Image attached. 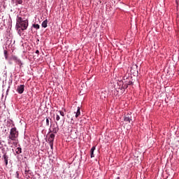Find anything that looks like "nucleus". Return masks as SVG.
I'll use <instances>...</instances> for the list:
<instances>
[{
	"label": "nucleus",
	"instance_id": "obj_16",
	"mask_svg": "<svg viewBox=\"0 0 179 179\" xmlns=\"http://www.w3.org/2000/svg\"><path fill=\"white\" fill-rule=\"evenodd\" d=\"M115 93L116 92V94H118V93H120V92H117V90H118V89H120V86H118L117 85H115Z\"/></svg>",
	"mask_w": 179,
	"mask_h": 179
},
{
	"label": "nucleus",
	"instance_id": "obj_2",
	"mask_svg": "<svg viewBox=\"0 0 179 179\" xmlns=\"http://www.w3.org/2000/svg\"><path fill=\"white\" fill-rule=\"evenodd\" d=\"M19 137V131H17L16 127H13L10 130V134L8 136V143L10 145L13 141V144L15 148L17 146V138Z\"/></svg>",
	"mask_w": 179,
	"mask_h": 179
},
{
	"label": "nucleus",
	"instance_id": "obj_14",
	"mask_svg": "<svg viewBox=\"0 0 179 179\" xmlns=\"http://www.w3.org/2000/svg\"><path fill=\"white\" fill-rule=\"evenodd\" d=\"M15 153H17V155H20V153H22V148H17L15 150Z\"/></svg>",
	"mask_w": 179,
	"mask_h": 179
},
{
	"label": "nucleus",
	"instance_id": "obj_21",
	"mask_svg": "<svg viewBox=\"0 0 179 179\" xmlns=\"http://www.w3.org/2000/svg\"><path fill=\"white\" fill-rule=\"evenodd\" d=\"M17 3H19L20 5H22V3H23V1L22 0H16Z\"/></svg>",
	"mask_w": 179,
	"mask_h": 179
},
{
	"label": "nucleus",
	"instance_id": "obj_18",
	"mask_svg": "<svg viewBox=\"0 0 179 179\" xmlns=\"http://www.w3.org/2000/svg\"><path fill=\"white\" fill-rule=\"evenodd\" d=\"M50 125V118L47 117L46 118V126L48 127Z\"/></svg>",
	"mask_w": 179,
	"mask_h": 179
},
{
	"label": "nucleus",
	"instance_id": "obj_6",
	"mask_svg": "<svg viewBox=\"0 0 179 179\" xmlns=\"http://www.w3.org/2000/svg\"><path fill=\"white\" fill-rule=\"evenodd\" d=\"M108 96V92L106 90H101L100 93V97L102 100H104V99H106Z\"/></svg>",
	"mask_w": 179,
	"mask_h": 179
},
{
	"label": "nucleus",
	"instance_id": "obj_9",
	"mask_svg": "<svg viewBox=\"0 0 179 179\" xmlns=\"http://www.w3.org/2000/svg\"><path fill=\"white\" fill-rule=\"evenodd\" d=\"M42 27H43L44 29H46V27L48 26V20L46 19L45 20L42 24H41Z\"/></svg>",
	"mask_w": 179,
	"mask_h": 179
},
{
	"label": "nucleus",
	"instance_id": "obj_15",
	"mask_svg": "<svg viewBox=\"0 0 179 179\" xmlns=\"http://www.w3.org/2000/svg\"><path fill=\"white\" fill-rule=\"evenodd\" d=\"M32 27H34V29H36V30H38V29H40V25L38 24H33Z\"/></svg>",
	"mask_w": 179,
	"mask_h": 179
},
{
	"label": "nucleus",
	"instance_id": "obj_12",
	"mask_svg": "<svg viewBox=\"0 0 179 179\" xmlns=\"http://www.w3.org/2000/svg\"><path fill=\"white\" fill-rule=\"evenodd\" d=\"M96 150V147L93 146L91 148L90 153H91V158L94 157V151Z\"/></svg>",
	"mask_w": 179,
	"mask_h": 179
},
{
	"label": "nucleus",
	"instance_id": "obj_23",
	"mask_svg": "<svg viewBox=\"0 0 179 179\" xmlns=\"http://www.w3.org/2000/svg\"><path fill=\"white\" fill-rule=\"evenodd\" d=\"M36 54H40V51H38V50H36V52H35Z\"/></svg>",
	"mask_w": 179,
	"mask_h": 179
},
{
	"label": "nucleus",
	"instance_id": "obj_7",
	"mask_svg": "<svg viewBox=\"0 0 179 179\" xmlns=\"http://www.w3.org/2000/svg\"><path fill=\"white\" fill-rule=\"evenodd\" d=\"M16 91L19 94H23V92H24V85H20L17 87Z\"/></svg>",
	"mask_w": 179,
	"mask_h": 179
},
{
	"label": "nucleus",
	"instance_id": "obj_26",
	"mask_svg": "<svg viewBox=\"0 0 179 179\" xmlns=\"http://www.w3.org/2000/svg\"><path fill=\"white\" fill-rule=\"evenodd\" d=\"M1 143H2V142L0 141V145H1Z\"/></svg>",
	"mask_w": 179,
	"mask_h": 179
},
{
	"label": "nucleus",
	"instance_id": "obj_22",
	"mask_svg": "<svg viewBox=\"0 0 179 179\" xmlns=\"http://www.w3.org/2000/svg\"><path fill=\"white\" fill-rule=\"evenodd\" d=\"M9 89H10V87H8L7 91H6V94H8V92H9Z\"/></svg>",
	"mask_w": 179,
	"mask_h": 179
},
{
	"label": "nucleus",
	"instance_id": "obj_3",
	"mask_svg": "<svg viewBox=\"0 0 179 179\" xmlns=\"http://www.w3.org/2000/svg\"><path fill=\"white\" fill-rule=\"evenodd\" d=\"M16 27L17 29H21V30H27V27H29V20L17 16L16 20Z\"/></svg>",
	"mask_w": 179,
	"mask_h": 179
},
{
	"label": "nucleus",
	"instance_id": "obj_10",
	"mask_svg": "<svg viewBox=\"0 0 179 179\" xmlns=\"http://www.w3.org/2000/svg\"><path fill=\"white\" fill-rule=\"evenodd\" d=\"M74 114H76V118H78L80 115V107L77 108L76 112H74Z\"/></svg>",
	"mask_w": 179,
	"mask_h": 179
},
{
	"label": "nucleus",
	"instance_id": "obj_1",
	"mask_svg": "<svg viewBox=\"0 0 179 179\" xmlns=\"http://www.w3.org/2000/svg\"><path fill=\"white\" fill-rule=\"evenodd\" d=\"M131 77L124 76L122 81H118L117 85L119 86L118 90L116 89V92H120V93H124L125 89L128 88V86L132 85V80Z\"/></svg>",
	"mask_w": 179,
	"mask_h": 179
},
{
	"label": "nucleus",
	"instance_id": "obj_24",
	"mask_svg": "<svg viewBox=\"0 0 179 179\" xmlns=\"http://www.w3.org/2000/svg\"><path fill=\"white\" fill-rule=\"evenodd\" d=\"M51 132H52V130L51 129H49V132L48 134H51Z\"/></svg>",
	"mask_w": 179,
	"mask_h": 179
},
{
	"label": "nucleus",
	"instance_id": "obj_11",
	"mask_svg": "<svg viewBox=\"0 0 179 179\" xmlns=\"http://www.w3.org/2000/svg\"><path fill=\"white\" fill-rule=\"evenodd\" d=\"M59 130V128H58V126H56V127H55V125L52 126V131L53 134H57Z\"/></svg>",
	"mask_w": 179,
	"mask_h": 179
},
{
	"label": "nucleus",
	"instance_id": "obj_17",
	"mask_svg": "<svg viewBox=\"0 0 179 179\" xmlns=\"http://www.w3.org/2000/svg\"><path fill=\"white\" fill-rule=\"evenodd\" d=\"M1 152L3 153V156L7 155L6 151L5 150V148L1 147Z\"/></svg>",
	"mask_w": 179,
	"mask_h": 179
},
{
	"label": "nucleus",
	"instance_id": "obj_4",
	"mask_svg": "<svg viewBox=\"0 0 179 179\" xmlns=\"http://www.w3.org/2000/svg\"><path fill=\"white\" fill-rule=\"evenodd\" d=\"M55 139V134H50L48 136L47 142H48L50 148L52 150L54 148V140Z\"/></svg>",
	"mask_w": 179,
	"mask_h": 179
},
{
	"label": "nucleus",
	"instance_id": "obj_8",
	"mask_svg": "<svg viewBox=\"0 0 179 179\" xmlns=\"http://www.w3.org/2000/svg\"><path fill=\"white\" fill-rule=\"evenodd\" d=\"M124 120L125 121V122H131V121H132V117L131 116V115H127L124 117Z\"/></svg>",
	"mask_w": 179,
	"mask_h": 179
},
{
	"label": "nucleus",
	"instance_id": "obj_20",
	"mask_svg": "<svg viewBox=\"0 0 179 179\" xmlns=\"http://www.w3.org/2000/svg\"><path fill=\"white\" fill-rule=\"evenodd\" d=\"M59 120H61L59 115H56V121H59Z\"/></svg>",
	"mask_w": 179,
	"mask_h": 179
},
{
	"label": "nucleus",
	"instance_id": "obj_25",
	"mask_svg": "<svg viewBox=\"0 0 179 179\" xmlns=\"http://www.w3.org/2000/svg\"><path fill=\"white\" fill-rule=\"evenodd\" d=\"M16 174H17V178H19V172H16Z\"/></svg>",
	"mask_w": 179,
	"mask_h": 179
},
{
	"label": "nucleus",
	"instance_id": "obj_5",
	"mask_svg": "<svg viewBox=\"0 0 179 179\" xmlns=\"http://www.w3.org/2000/svg\"><path fill=\"white\" fill-rule=\"evenodd\" d=\"M11 59L12 61H14V62H15V64H17V65H19L20 66V69H22V66H23V62H22V60H20V59H19L17 57L13 55L11 57Z\"/></svg>",
	"mask_w": 179,
	"mask_h": 179
},
{
	"label": "nucleus",
	"instance_id": "obj_19",
	"mask_svg": "<svg viewBox=\"0 0 179 179\" xmlns=\"http://www.w3.org/2000/svg\"><path fill=\"white\" fill-rule=\"evenodd\" d=\"M59 113L62 117H65V113L62 110H59Z\"/></svg>",
	"mask_w": 179,
	"mask_h": 179
},
{
	"label": "nucleus",
	"instance_id": "obj_13",
	"mask_svg": "<svg viewBox=\"0 0 179 179\" xmlns=\"http://www.w3.org/2000/svg\"><path fill=\"white\" fill-rule=\"evenodd\" d=\"M3 159L4 160L5 165L8 166V159H9V157L8 155H3Z\"/></svg>",
	"mask_w": 179,
	"mask_h": 179
}]
</instances>
